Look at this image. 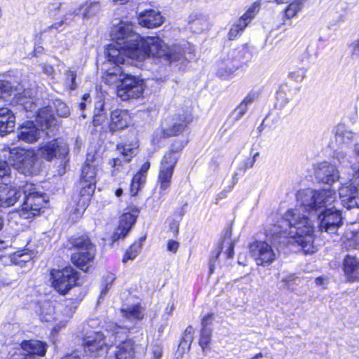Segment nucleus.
<instances>
[{
  "label": "nucleus",
  "instance_id": "obj_1",
  "mask_svg": "<svg viewBox=\"0 0 359 359\" xmlns=\"http://www.w3.org/2000/svg\"><path fill=\"white\" fill-rule=\"evenodd\" d=\"M297 201L306 212L317 215L320 231L330 234L337 233L342 224V216L341 212L337 208L338 201L334 189H304L299 191Z\"/></svg>",
  "mask_w": 359,
  "mask_h": 359
},
{
  "label": "nucleus",
  "instance_id": "obj_2",
  "mask_svg": "<svg viewBox=\"0 0 359 359\" xmlns=\"http://www.w3.org/2000/svg\"><path fill=\"white\" fill-rule=\"evenodd\" d=\"M314 226L312 221L301 214L299 209L287 210L278 224L266 229L268 237L278 239L284 238L287 243L301 247L304 253L312 254L316 250L313 245Z\"/></svg>",
  "mask_w": 359,
  "mask_h": 359
},
{
  "label": "nucleus",
  "instance_id": "obj_3",
  "mask_svg": "<svg viewBox=\"0 0 359 359\" xmlns=\"http://www.w3.org/2000/svg\"><path fill=\"white\" fill-rule=\"evenodd\" d=\"M123 319L121 325L109 323L106 330L111 333L115 339V346L110 352L109 359H134L136 345L130 339H122L126 333L132 329L137 321L144 318V309L140 305H133L121 310Z\"/></svg>",
  "mask_w": 359,
  "mask_h": 359
},
{
  "label": "nucleus",
  "instance_id": "obj_4",
  "mask_svg": "<svg viewBox=\"0 0 359 359\" xmlns=\"http://www.w3.org/2000/svg\"><path fill=\"white\" fill-rule=\"evenodd\" d=\"M133 25L128 22L121 21L114 25L111 37L113 43L109 45L106 55L109 62L116 66L132 60L141 36L133 30Z\"/></svg>",
  "mask_w": 359,
  "mask_h": 359
},
{
  "label": "nucleus",
  "instance_id": "obj_5",
  "mask_svg": "<svg viewBox=\"0 0 359 359\" xmlns=\"http://www.w3.org/2000/svg\"><path fill=\"white\" fill-rule=\"evenodd\" d=\"M22 194L25 200L18 211L20 217L29 219L40 215L48 200L46 194L37 191L36 187L32 184H27L22 191L17 188L0 186V207L8 208L14 205Z\"/></svg>",
  "mask_w": 359,
  "mask_h": 359
},
{
  "label": "nucleus",
  "instance_id": "obj_6",
  "mask_svg": "<svg viewBox=\"0 0 359 359\" xmlns=\"http://www.w3.org/2000/svg\"><path fill=\"white\" fill-rule=\"evenodd\" d=\"M184 50L180 46L169 47L158 36L141 37L132 60L143 61L152 57L163 58L170 63L180 62L183 59Z\"/></svg>",
  "mask_w": 359,
  "mask_h": 359
},
{
  "label": "nucleus",
  "instance_id": "obj_7",
  "mask_svg": "<svg viewBox=\"0 0 359 359\" xmlns=\"http://www.w3.org/2000/svg\"><path fill=\"white\" fill-rule=\"evenodd\" d=\"M121 69L117 68L114 72H107L104 79L109 85L116 84L118 81H121V84L117 86V95L122 100L141 97L144 90V81L129 75L121 78Z\"/></svg>",
  "mask_w": 359,
  "mask_h": 359
},
{
  "label": "nucleus",
  "instance_id": "obj_8",
  "mask_svg": "<svg viewBox=\"0 0 359 359\" xmlns=\"http://www.w3.org/2000/svg\"><path fill=\"white\" fill-rule=\"evenodd\" d=\"M185 145L183 141L175 142L171 146L170 149L167 152L161 162L158 176V186L159 187V194L163 196L169 189L172 182L174 168L177 163L180 152Z\"/></svg>",
  "mask_w": 359,
  "mask_h": 359
},
{
  "label": "nucleus",
  "instance_id": "obj_9",
  "mask_svg": "<svg viewBox=\"0 0 359 359\" xmlns=\"http://www.w3.org/2000/svg\"><path fill=\"white\" fill-rule=\"evenodd\" d=\"M99 161L95 153H88L81 170V197L84 203L88 202L95 189Z\"/></svg>",
  "mask_w": 359,
  "mask_h": 359
},
{
  "label": "nucleus",
  "instance_id": "obj_10",
  "mask_svg": "<svg viewBox=\"0 0 359 359\" xmlns=\"http://www.w3.org/2000/svg\"><path fill=\"white\" fill-rule=\"evenodd\" d=\"M8 149V161L14 168L25 175L36 172L37 154L34 150L18 147Z\"/></svg>",
  "mask_w": 359,
  "mask_h": 359
},
{
  "label": "nucleus",
  "instance_id": "obj_11",
  "mask_svg": "<svg viewBox=\"0 0 359 359\" xmlns=\"http://www.w3.org/2000/svg\"><path fill=\"white\" fill-rule=\"evenodd\" d=\"M32 94L31 88H25L20 84L13 86L8 81H0V100L13 95L16 103L22 106L25 110L32 111L36 108Z\"/></svg>",
  "mask_w": 359,
  "mask_h": 359
},
{
  "label": "nucleus",
  "instance_id": "obj_12",
  "mask_svg": "<svg viewBox=\"0 0 359 359\" xmlns=\"http://www.w3.org/2000/svg\"><path fill=\"white\" fill-rule=\"evenodd\" d=\"M191 121V115L187 112L168 116L162 121L161 129L156 133L155 138L177 135L184 130Z\"/></svg>",
  "mask_w": 359,
  "mask_h": 359
},
{
  "label": "nucleus",
  "instance_id": "obj_13",
  "mask_svg": "<svg viewBox=\"0 0 359 359\" xmlns=\"http://www.w3.org/2000/svg\"><path fill=\"white\" fill-rule=\"evenodd\" d=\"M73 245L77 252L72 254V262L77 267L86 271L93 261L95 248L88 237L85 236L75 238Z\"/></svg>",
  "mask_w": 359,
  "mask_h": 359
},
{
  "label": "nucleus",
  "instance_id": "obj_14",
  "mask_svg": "<svg viewBox=\"0 0 359 359\" xmlns=\"http://www.w3.org/2000/svg\"><path fill=\"white\" fill-rule=\"evenodd\" d=\"M249 252L257 266H268L277 257L272 246L266 241L252 242L249 245Z\"/></svg>",
  "mask_w": 359,
  "mask_h": 359
},
{
  "label": "nucleus",
  "instance_id": "obj_15",
  "mask_svg": "<svg viewBox=\"0 0 359 359\" xmlns=\"http://www.w3.org/2000/svg\"><path fill=\"white\" fill-rule=\"evenodd\" d=\"M51 285L60 294H65L76 282V273L71 267L50 271Z\"/></svg>",
  "mask_w": 359,
  "mask_h": 359
},
{
  "label": "nucleus",
  "instance_id": "obj_16",
  "mask_svg": "<svg viewBox=\"0 0 359 359\" xmlns=\"http://www.w3.org/2000/svg\"><path fill=\"white\" fill-rule=\"evenodd\" d=\"M69 153V147L65 142L53 140L40 144L38 154L41 158L51 161L54 158L65 157Z\"/></svg>",
  "mask_w": 359,
  "mask_h": 359
},
{
  "label": "nucleus",
  "instance_id": "obj_17",
  "mask_svg": "<svg viewBox=\"0 0 359 359\" xmlns=\"http://www.w3.org/2000/svg\"><path fill=\"white\" fill-rule=\"evenodd\" d=\"M84 351L90 357L105 354L108 350L106 337L102 332H94L87 336L83 341Z\"/></svg>",
  "mask_w": 359,
  "mask_h": 359
},
{
  "label": "nucleus",
  "instance_id": "obj_18",
  "mask_svg": "<svg viewBox=\"0 0 359 359\" xmlns=\"http://www.w3.org/2000/svg\"><path fill=\"white\" fill-rule=\"evenodd\" d=\"M31 90L33 92L32 96L34 97V102L36 104V108L34 109H32V111H26L30 112H36V122L37 123V124L41 130H44L46 128H49L50 127L56 126L57 121L53 113L52 112V107L48 106L44 108L37 109L39 100L38 98L35 97V90L34 89Z\"/></svg>",
  "mask_w": 359,
  "mask_h": 359
},
{
  "label": "nucleus",
  "instance_id": "obj_19",
  "mask_svg": "<svg viewBox=\"0 0 359 359\" xmlns=\"http://www.w3.org/2000/svg\"><path fill=\"white\" fill-rule=\"evenodd\" d=\"M338 191L339 198L344 208L350 210L359 207L358 189L353 183L341 184Z\"/></svg>",
  "mask_w": 359,
  "mask_h": 359
},
{
  "label": "nucleus",
  "instance_id": "obj_20",
  "mask_svg": "<svg viewBox=\"0 0 359 359\" xmlns=\"http://www.w3.org/2000/svg\"><path fill=\"white\" fill-rule=\"evenodd\" d=\"M139 211L135 208H128L126 209L120 217V223L118 229L113 236L114 241L124 238L133 225L135 224L138 216Z\"/></svg>",
  "mask_w": 359,
  "mask_h": 359
},
{
  "label": "nucleus",
  "instance_id": "obj_21",
  "mask_svg": "<svg viewBox=\"0 0 359 359\" xmlns=\"http://www.w3.org/2000/svg\"><path fill=\"white\" fill-rule=\"evenodd\" d=\"M315 174L322 182L327 184H332L340 178L336 166L328 162L318 163L315 168Z\"/></svg>",
  "mask_w": 359,
  "mask_h": 359
},
{
  "label": "nucleus",
  "instance_id": "obj_22",
  "mask_svg": "<svg viewBox=\"0 0 359 359\" xmlns=\"http://www.w3.org/2000/svg\"><path fill=\"white\" fill-rule=\"evenodd\" d=\"M40 134V129L32 121H25L18 129V139L27 143L36 142Z\"/></svg>",
  "mask_w": 359,
  "mask_h": 359
},
{
  "label": "nucleus",
  "instance_id": "obj_23",
  "mask_svg": "<svg viewBox=\"0 0 359 359\" xmlns=\"http://www.w3.org/2000/svg\"><path fill=\"white\" fill-rule=\"evenodd\" d=\"M236 52L232 51L226 59H224L218 64L217 74L222 79H226L233 74L240 66V61L235 59Z\"/></svg>",
  "mask_w": 359,
  "mask_h": 359
},
{
  "label": "nucleus",
  "instance_id": "obj_24",
  "mask_svg": "<svg viewBox=\"0 0 359 359\" xmlns=\"http://www.w3.org/2000/svg\"><path fill=\"white\" fill-rule=\"evenodd\" d=\"M164 22L161 13L156 10H146L140 13L138 22L142 27L154 28L161 26Z\"/></svg>",
  "mask_w": 359,
  "mask_h": 359
},
{
  "label": "nucleus",
  "instance_id": "obj_25",
  "mask_svg": "<svg viewBox=\"0 0 359 359\" xmlns=\"http://www.w3.org/2000/svg\"><path fill=\"white\" fill-rule=\"evenodd\" d=\"M131 122V117L127 111L114 110L111 113L109 128L111 131H116L127 128Z\"/></svg>",
  "mask_w": 359,
  "mask_h": 359
},
{
  "label": "nucleus",
  "instance_id": "obj_26",
  "mask_svg": "<svg viewBox=\"0 0 359 359\" xmlns=\"http://www.w3.org/2000/svg\"><path fill=\"white\" fill-rule=\"evenodd\" d=\"M343 271L348 281H359V260L348 255L343 262Z\"/></svg>",
  "mask_w": 359,
  "mask_h": 359
},
{
  "label": "nucleus",
  "instance_id": "obj_27",
  "mask_svg": "<svg viewBox=\"0 0 359 359\" xmlns=\"http://www.w3.org/2000/svg\"><path fill=\"white\" fill-rule=\"evenodd\" d=\"M231 231L230 229H227L225 231L224 239L222 242L221 247H219V250L216 252L215 257H212L209 262V269L210 273L213 272L214 264L215 260L218 258L220 255L221 250L225 249V254L227 258H231L233 255L234 243L231 241Z\"/></svg>",
  "mask_w": 359,
  "mask_h": 359
},
{
  "label": "nucleus",
  "instance_id": "obj_28",
  "mask_svg": "<svg viewBox=\"0 0 359 359\" xmlns=\"http://www.w3.org/2000/svg\"><path fill=\"white\" fill-rule=\"evenodd\" d=\"M15 124L14 114L6 107L0 108V135L13 131Z\"/></svg>",
  "mask_w": 359,
  "mask_h": 359
},
{
  "label": "nucleus",
  "instance_id": "obj_29",
  "mask_svg": "<svg viewBox=\"0 0 359 359\" xmlns=\"http://www.w3.org/2000/svg\"><path fill=\"white\" fill-rule=\"evenodd\" d=\"M21 348L25 355H36L43 356L46 352V344L38 340L24 341L21 343Z\"/></svg>",
  "mask_w": 359,
  "mask_h": 359
},
{
  "label": "nucleus",
  "instance_id": "obj_30",
  "mask_svg": "<svg viewBox=\"0 0 359 359\" xmlns=\"http://www.w3.org/2000/svg\"><path fill=\"white\" fill-rule=\"evenodd\" d=\"M139 144L137 141H133L130 143H123L118 144L116 149L122 156L125 162L128 163L138 152Z\"/></svg>",
  "mask_w": 359,
  "mask_h": 359
},
{
  "label": "nucleus",
  "instance_id": "obj_31",
  "mask_svg": "<svg viewBox=\"0 0 359 359\" xmlns=\"http://www.w3.org/2000/svg\"><path fill=\"white\" fill-rule=\"evenodd\" d=\"M291 93L280 89L277 92L276 102L275 107L278 110L284 111L290 114L292 110V106L290 104Z\"/></svg>",
  "mask_w": 359,
  "mask_h": 359
},
{
  "label": "nucleus",
  "instance_id": "obj_32",
  "mask_svg": "<svg viewBox=\"0 0 359 359\" xmlns=\"http://www.w3.org/2000/svg\"><path fill=\"white\" fill-rule=\"evenodd\" d=\"M107 119V113L104 111V102L103 100H99L95 104L93 124L95 127L100 126L102 129H104Z\"/></svg>",
  "mask_w": 359,
  "mask_h": 359
},
{
  "label": "nucleus",
  "instance_id": "obj_33",
  "mask_svg": "<svg viewBox=\"0 0 359 359\" xmlns=\"http://www.w3.org/2000/svg\"><path fill=\"white\" fill-rule=\"evenodd\" d=\"M342 247L347 250H359V231L347 230L343 237Z\"/></svg>",
  "mask_w": 359,
  "mask_h": 359
},
{
  "label": "nucleus",
  "instance_id": "obj_34",
  "mask_svg": "<svg viewBox=\"0 0 359 359\" xmlns=\"http://www.w3.org/2000/svg\"><path fill=\"white\" fill-rule=\"evenodd\" d=\"M38 313L41 321L51 322L55 320V309L49 301L41 303Z\"/></svg>",
  "mask_w": 359,
  "mask_h": 359
},
{
  "label": "nucleus",
  "instance_id": "obj_35",
  "mask_svg": "<svg viewBox=\"0 0 359 359\" xmlns=\"http://www.w3.org/2000/svg\"><path fill=\"white\" fill-rule=\"evenodd\" d=\"M76 72L70 68L67 69L64 74L62 84L63 86L70 90H74L76 88Z\"/></svg>",
  "mask_w": 359,
  "mask_h": 359
},
{
  "label": "nucleus",
  "instance_id": "obj_36",
  "mask_svg": "<svg viewBox=\"0 0 359 359\" xmlns=\"http://www.w3.org/2000/svg\"><path fill=\"white\" fill-rule=\"evenodd\" d=\"M259 8L260 4L257 1L254 2L252 5L250 6L246 12L239 18V20L246 26H248V25L258 13Z\"/></svg>",
  "mask_w": 359,
  "mask_h": 359
},
{
  "label": "nucleus",
  "instance_id": "obj_37",
  "mask_svg": "<svg viewBox=\"0 0 359 359\" xmlns=\"http://www.w3.org/2000/svg\"><path fill=\"white\" fill-rule=\"evenodd\" d=\"M302 8V3L299 0L290 3L285 9V15L287 19L295 17Z\"/></svg>",
  "mask_w": 359,
  "mask_h": 359
},
{
  "label": "nucleus",
  "instance_id": "obj_38",
  "mask_svg": "<svg viewBox=\"0 0 359 359\" xmlns=\"http://www.w3.org/2000/svg\"><path fill=\"white\" fill-rule=\"evenodd\" d=\"M335 134L337 140L341 142L350 140L353 137V133L351 130L346 129L345 126L343 124H339L337 126Z\"/></svg>",
  "mask_w": 359,
  "mask_h": 359
},
{
  "label": "nucleus",
  "instance_id": "obj_39",
  "mask_svg": "<svg viewBox=\"0 0 359 359\" xmlns=\"http://www.w3.org/2000/svg\"><path fill=\"white\" fill-rule=\"evenodd\" d=\"M146 181L144 180L142 177H140V175H135L132 179L130 184V195L132 196H135L138 191L143 187Z\"/></svg>",
  "mask_w": 359,
  "mask_h": 359
},
{
  "label": "nucleus",
  "instance_id": "obj_40",
  "mask_svg": "<svg viewBox=\"0 0 359 359\" xmlns=\"http://www.w3.org/2000/svg\"><path fill=\"white\" fill-rule=\"evenodd\" d=\"M306 76V69L304 67H294L292 69L288 74L290 79L295 82H302Z\"/></svg>",
  "mask_w": 359,
  "mask_h": 359
},
{
  "label": "nucleus",
  "instance_id": "obj_41",
  "mask_svg": "<svg viewBox=\"0 0 359 359\" xmlns=\"http://www.w3.org/2000/svg\"><path fill=\"white\" fill-rule=\"evenodd\" d=\"M53 107L58 116L67 117L70 114L68 106L60 100H55L54 101Z\"/></svg>",
  "mask_w": 359,
  "mask_h": 359
},
{
  "label": "nucleus",
  "instance_id": "obj_42",
  "mask_svg": "<svg viewBox=\"0 0 359 359\" xmlns=\"http://www.w3.org/2000/svg\"><path fill=\"white\" fill-rule=\"evenodd\" d=\"M84 7L85 8L83 13V19H88L93 16H95L100 11V6L98 3L96 2H90L86 4Z\"/></svg>",
  "mask_w": 359,
  "mask_h": 359
},
{
  "label": "nucleus",
  "instance_id": "obj_43",
  "mask_svg": "<svg viewBox=\"0 0 359 359\" xmlns=\"http://www.w3.org/2000/svg\"><path fill=\"white\" fill-rule=\"evenodd\" d=\"M353 152L357 158H359V142L354 145ZM352 180L354 183L359 185V161L351 164Z\"/></svg>",
  "mask_w": 359,
  "mask_h": 359
},
{
  "label": "nucleus",
  "instance_id": "obj_44",
  "mask_svg": "<svg viewBox=\"0 0 359 359\" xmlns=\"http://www.w3.org/2000/svg\"><path fill=\"white\" fill-rule=\"evenodd\" d=\"M141 248V243H134L132 245L126 252L122 259L123 262L126 263L128 260L134 259L137 256Z\"/></svg>",
  "mask_w": 359,
  "mask_h": 359
},
{
  "label": "nucleus",
  "instance_id": "obj_45",
  "mask_svg": "<svg viewBox=\"0 0 359 359\" xmlns=\"http://www.w3.org/2000/svg\"><path fill=\"white\" fill-rule=\"evenodd\" d=\"M212 336V330L208 327H202L199 345L204 351L205 348L208 346Z\"/></svg>",
  "mask_w": 359,
  "mask_h": 359
},
{
  "label": "nucleus",
  "instance_id": "obj_46",
  "mask_svg": "<svg viewBox=\"0 0 359 359\" xmlns=\"http://www.w3.org/2000/svg\"><path fill=\"white\" fill-rule=\"evenodd\" d=\"M247 26L239 19L233 25L229 32V38L231 40L234 39Z\"/></svg>",
  "mask_w": 359,
  "mask_h": 359
},
{
  "label": "nucleus",
  "instance_id": "obj_47",
  "mask_svg": "<svg viewBox=\"0 0 359 359\" xmlns=\"http://www.w3.org/2000/svg\"><path fill=\"white\" fill-rule=\"evenodd\" d=\"M333 158L337 161L339 165L346 166L351 163L349 158L346 152L341 150H336L334 152Z\"/></svg>",
  "mask_w": 359,
  "mask_h": 359
},
{
  "label": "nucleus",
  "instance_id": "obj_48",
  "mask_svg": "<svg viewBox=\"0 0 359 359\" xmlns=\"http://www.w3.org/2000/svg\"><path fill=\"white\" fill-rule=\"evenodd\" d=\"M42 72L46 74L49 79H53L55 76V70L53 65L47 63L42 62L39 65Z\"/></svg>",
  "mask_w": 359,
  "mask_h": 359
},
{
  "label": "nucleus",
  "instance_id": "obj_49",
  "mask_svg": "<svg viewBox=\"0 0 359 359\" xmlns=\"http://www.w3.org/2000/svg\"><path fill=\"white\" fill-rule=\"evenodd\" d=\"M247 110L248 106L241 102L240 104L232 112V116L236 120L240 119L245 114Z\"/></svg>",
  "mask_w": 359,
  "mask_h": 359
},
{
  "label": "nucleus",
  "instance_id": "obj_50",
  "mask_svg": "<svg viewBox=\"0 0 359 359\" xmlns=\"http://www.w3.org/2000/svg\"><path fill=\"white\" fill-rule=\"evenodd\" d=\"M349 49L352 58L359 60V38L352 41Z\"/></svg>",
  "mask_w": 359,
  "mask_h": 359
},
{
  "label": "nucleus",
  "instance_id": "obj_51",
  "mask_svg": "<svg viewBox=\"0 0 359 359\" xmlns=\"http://www.w3.org/2000/svg\"><path fill=\"white\" fill-rule=\"evenodd\" d=\"M194 339V328L189 326L184 331L182 343L184 342L190 346Z\"/></svg>",
  "mask_w": 359,
  "mask_h": 359
},
{
  "label": "nucleus",
  "instance_id": "obj_52",
  "mask_svg": "<svg viewBox=\"0 0 359 359\" xmlns=\"http://www.w3.org/2000/svg\"><path fill=\"white\" fill-rule=\"evenodd\" d=\"M83 8V7H81L78 9L74 10V11H69V13L65 14L63 17L65 22L66 23H69L72 22L74 20L75 16L78 15L80 13L81 10Z\"/></svg>",
  "mask_w": 359,
  "mask_h": 359
},
{
  "label": "nucleus",
  "instance_id": "obj_53",
  "mask_svg": "<svg viewBox=\"0 0 359 359\" xmlns=\"http://www.w3.org/2000/svg\"><path fill=\"white\" fill-rule=\"evenodd\" d=\"M66 23L64 20V19L60 20L59 22H56L51 25L48 26L46 31L47 32H52L53 29H55L57 32L62 31L64 29V24Z\"/></svg>",
  "mask_w": 359,
  "mask_h": 359
},
{
  "label": "nucleus",
  "instance_id": "obj_54",
  "mask_svg": "<svg viewBox=\"0 0 359 359\" xmlns=\"http://www.w3.org/2000/svg\"><path fill=\"white\" fill-rule=\"evenodd\" d=\"M10 167L8 163L2 160H0V179L9 175L10 173Z\"/></svg>",
  "mask_w": 359,
  "mask_h": 359
},
{
  "label": "nucleus",
  "instance_id": "obj_55",
  "mask_svg": "<svg viewBox=\"0 0 359 359\" xmlns=\"http://www.w3.org/2000/svg\"><path fill=\"white\" fill-rule=\"evenodd\" d=\"M150 168V163L149 161H146L143 163V165L141 166L140 170L138 172H137L136 175H140V177H142L144 180L146 181L147 176V172Z\"/></svg>",
  "mask_w": 359,
  "mask_h": 359
},
{
  "label": "nucleus",
  "instance_id": "obj_56",
  "mask_svg": "<svg viewBox=\"0 0 359 359\" xmlns=\"http://www.w3.org/2000/svg\"><path fill=\"white\" fill-rule=\"evenodd\" d=\"M258 97L257 93L254 91L250 92L242 101L248 107Z\"/></svg>",
  "mask_w": 359,
  "mask_h": 359
},
{
  "label": "nucleus",
  "instance_id": "obj_57",
  "mask_svg": "<svg viewBox=\"0 0 359 359\" xmlns=\"http://www.w3.org/2000/svg\"><path fill=\"white\" fill-rule=\"evenodd\" d=\"M259 155V153H256L252 157L248 158L243 162V169L247 170L248 168H251L254 166V164L256 161V158Z\"/></svg>",
  "mask_w": 359,
  "mask_h": 359
},
{
  "label": "nucleus",
  "instance_id": "obj_58",
  "mask_svg": "<svg viewBox=\"0 0 359 359\" xmlns=\"http://www.w3.org/2000/svg\"><path fill=\"white\" fill-rule=\"evenodd\" d=\"M162 347L159 345L154 346L152 348L151 353H152V359H160L162 356Z\"/></svg>",
  "mask_w": 359,
  "mask_h": 359
},
{
  "label": "nucleus",
  "instance_id": "obj_59",
  "mask_svg": "<svg viewBox=\"0 0 359 359\" xmlns=\"http://www.w3.org/2000/svg\"><path fill=\"white\" fill-rule=\"evenodd\" d=\"M178 248H179L178 242L173 241V240H169L168 241L167 250L168 251L175 253L177 251Z\"/></svg>",
  "mask_w": 359,
  "mask_h": 359
},
{
  "label": "nucleus",
  "instance_id": "obj_60",
  "mask_svg": "<svg viewBox=\"0 0 359 359\" xmlns=\"http://www.w3.org/2000/svg\"><path fill=\"white\" fill-rule=\"evenodd\" d=\"M194 18H195L194 19L191 15L189 20V22L192 25V28H194V27L198 24L202 25V22L205 24V20L203 18H198L196 15H195Z\"/></svg>",
  "mask_w": 359,
  "mask_h": 359
},
{
  "label": "nucleus",
  "instance_id": "obj_61",
  "mask_svg": "<svg viewBox=\"0 0 359 359\" xmlns=\"http://www.w3.org/2000/svg\"><path fill=\"white\" fill-rule=\"evenodd\" d=\"M212 320V313H208V314L205 315L202 319V322H201L202 327H207V326L211 323Z\"/></svg>",
  "mask_w": 359,
  "mask_h": 359
},
{
  "label": "nucleus",
  "instance_id": "obj_62",
  "mask_svg": "<svg viewBox=\"0 0 359 359\" xmlns=\"http://www.w3.org/2000/svg\"><path fill=\"white\" fill-rule=\"evenodd\" d=\"M297 277L293 273H289L283 276L281 279L283 283H289L295 281Z\"/></svg>",
  "mask_w": 359,
  "mask_h": 359
},
{
  "label": "nucleus",
  "instance_id": "obj_63",
  "mask_svg": "<svg viewBox=\"0 0 359 359\" xmlns=\"http://www.w3.org/2000/svg\"><path fill=\"white\" fill-rule=\"evenodd\" d=\"M175 309V305L173 303H169L164 310V315L170 316L172 314Z\"/></svg>",
  "mask_w": 359,
  "mask_h": 359
},
{
  "label": "nucleus",
  "instance_id": "obj_64",
  "mask_svg": "<svg viewBox=\"0 0 359 359\" xmlns=\"http://www.w3.org/2000/svg\"><path fill=\"white\" fill-rule=\"evenodd\" d=\"M121 163L122 160L120 159L119 158H115L109 160V164L114 168L117 167V169L118 168L119 166L121 165Z\"/></svg>",
  "mask_w": 359,
  "mask_h": 359
}]
</instances>
